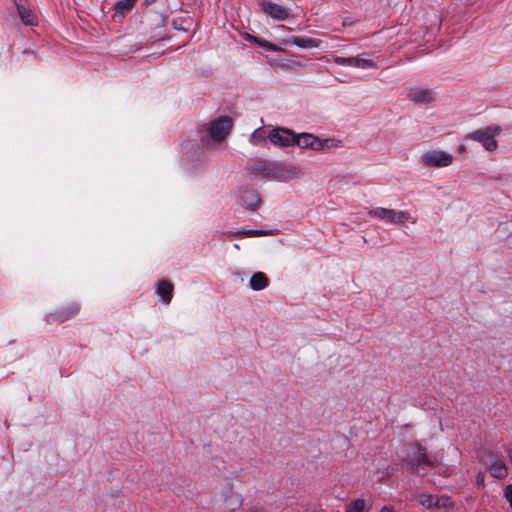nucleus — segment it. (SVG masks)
Returning a JSON list of instances; mask_svg holds the SVG:
<instances>
[{"label":"nucleus","mask_w":512,"mask_h":512,"mask_svg":"<svg viewBox=\"0 0 512 512\" xmlns=\"http://www.w3.org/2000/svg\"><path fill=\"white\" fill-rule=\"evenodd\" d=\"M246 170L251 175L277 181H286L300 175V169L297 166L262 158L250 160L246 165Z\"/></svg>","instance_id":"1"},{"label":"nucleus","mask_w":512,"mask_h":512,"mask_svg":"<svg viewBox=\"0 0 512 512\" xmlns=\"http://www.w3.org/2000/svg\"><path fill=\"white\" fill-rule=\"evenodd\" d=\"M404 465L413 473L424 476L436 466V461L430 459L426 449L419 443H411L407 449Z\"/></svg>","instance_id":"2"},{"label":"nucleus","mask_w":512,"mask_h":512,"mask_svg":"<svg viewBox=\"0 0 512 512\" xmlns=\"http://www.w3.org/2000/svg\"><path fill=\"white\" fill-rule=\"evenodd\" d=\"M501 131L500 126L491 125L468 133L465 139L479 142L485 150L493 152L498 147L496 137L500 135Z\"/></svg>","instance_id":"3"},{"label":"nucleus","mask_w":512,"mask_h":512,"mask_svg":"<svg viewBox=\"0 0 512 512\" xmlns=\"http://www.w3.org/2000/svg\"><path fill=\"white\" fill-rule=\"evenodd\" d=\"M368 214L377 218L386 224H405L410 218L411 214L408 210L397 211L383 207L370 208Z\"/></svg>","instance_id":"4"},{"label":"nucleus","mask_w":512,"mask_h":512,"mask_svg":"<svg viewBox=\"0 0 512 512\" xmlns=\"http://www.w3.org/2000/svg\"><path fill=\"white\" fill-rule=\"evenodd\" d=\"M480 462L490 472V474L497 479L506 478L508 472L507 467L503 460L489 450H485L480 455Z\"/></svg>","instance_id":"5"},{"label":"nucleus","mask_w":512,"mask_h":512,"mask_svg":"<svg viewBox=\"0 0 512 512\" xmlns=\"http://www.w3.org/2000/svg\"><path fill=\"white\" fill-rule=\"evenodd\" d=\"M233 122L230 117L222 116L212 121L207 127V135L214 142H221L229 134Z\"/></svg>","instance_id":"6"},{"label":"nucleus","mask_w":512,"mask_h":512,"mask_svg":"<svg viewBox=\"0 0 512 512\" xmlns=\"http://www.w3.org/2000/svg\"><path fill=\"white\" fill-rule=\"evenodd\" d=\"M369 53H362L354 57H342L333 55V61L337 65L351 66L361 69H376L378 65L375 61L369 58Z\"/></svg>","instance_id":"7"},{"label":"nucleus","mask_w":512,"mask_h":512,"mask_svg":"<svg viewBox=\"0 0 512 512\" xmlns=\"http://www.w3.org/2000/svg\"><path fill=\"white\" fill-rule=\"evenodd\" d=\"M328 142V139L321 140L311 133L296 134L294 132L293 146L295 145L302 149H312L315 151H321L329 147Z\"/></svg>","instance_id":"8"},{"label":"nucleus","mask_w":512,"mask_h":512,"mask_svg":"<svg viewBox=\"0 0 512 512\" xmlns=\"http://www.w3.org/2000/svg\"><path fill=\"white\" fill-rule=\"evenodd\" d=\"M453 160L452 154L439 150L427 151L421 156V162L426 167H447L452 164Z\"/></svg>","instance_id":"9"},{"label":"nucleus","mask_w":512,"mask_h":512,"mask_svg":"<svg viewBox=\"0 0 512 512\" xmlns=\"http://www.w3.org/2000/svg\"><path fill=\"white\" fill-rule=\"evenodd\" d=\"M407 98L416 105H428L435 101V92L431 88L415 86L408 89Z\"/></svg>","instance_id":"10"},{"label":"nucleus","mask_w":512,"mask_h":512,"mask_svg":"<svg viewBox=\"0 0 512 512\" xmlns=\"http://www.w3.org/2000/svg\"><path fill=\"white\" fill-rule=\"evenodd\" d=\"M80 311V305L76 302L69 303L65 307L46 315L49 324L62 323L75 317Z\"/></svg>","instance_id":"11"},{"label":"nucleus","mask_w":512,"mask_h":512,"mask_svg":"<svg viewBox=\"0 0 512 512\" xmlns=\"http://www.w3.org/2000/svg\"><path fill=\"white\" fill-rule=\"evenodd\" d=\"M259 6L265 14L272 17L274 20L283 21L293 17V14L290 9L283 7L279 4L273 3L271 1L262 0L259 2Z\"/></svg>","instance_id":"12"},{"label":"nucleus","mask_w":512,"mask_h":512,"mask_svg":"<svg viewBox=\"0 0 512 512\" xmlns=\"http://www.w3.org/2000/svg\"><path fill=\"white\" fill-rule=\"evenodd\" d=\"M268 139L278 147L293 146L294 132L288 128L276 127L268 133Z\"/></svg>","instance_id":"13"},{"label":"nucleus","mask_w":512,"mask_h":512,"mask_svg":"<svg viewBox=\"0 0 512 512\" xmlns=\"http://www.w3.org/2000/svg\"><path fill=\"white\" fill-rule=\"evenodd\" d=\"M238 203L245 209L254 211L261 203L260 195L256 190L243 189L240 191Z\"/></svg>","instance_id":"14"},{"label":"nucleus","mask_w":512,"mask_h":512,"mask_svg":"<svg viewBox=\"0 0 512 512\" xmlns=\"http://www.w3.org/2000/svg\"><path fill=\"white\" fill-rule=\"evenodd\" d=\"M18 15L23 24L34 26L37 24V17L34 12L26 5V0H14Z\"/></svg>","instance_id":"15"},{"label":"nucleus","mask_w":512,"mask_h":512,"mask_svg":"<svg viewBox=\"0 0 512 512\" xmlns=\"http://www.w3.org/2000/svg\"><path fill=\"white\" fill-rule=\"evenodd\" d=\"M174 286L167 280H161L157 283L156 293L161 297L163 303L169 304L173 297Z\"/></svg>","instance_id":"16"},{"label":"nucleus","mask_w":512,"mask_h":512,"mask_svg":"<svg viewBox=\"0 0 512 512\" xmlns=\"http://www.w3.org/2000/svg\"><path fill=\"white\" fill-rule=\"evenodd\" d=\"M288 43L304 49L318 48L321 45V40L304 36H292L288 39Z\"/></svg>","instance_id":"17"},{"label":"nucleus","mask_w":512,"mask_h":512,"mask_svg":"<svg viewBox=\"0 0 512 512\" xmlns=\"http://www.w3.org/2000/svg\"><path fill=\"white\" fill-rule=\"evenodd\" d=\"M268 278L263 272L254 273L249 281L251 289L255 291L263 290L268 286Z\"/></svg>","instance_id":"18"},{"label":"nucleus","mask_w":512,"mask_h":512,"mask_svg":"<svg viewBox=\"0 0 512 512\" xmlns=\"http://www.w3.org/2000/svg\"><path fill=\"white\" fill-rule=\"evenodd\" d=\"M136 0H120L115 4V16L124 17L135 5Z\"/></svg>","instance_id":"19"},{"label":"nucleus","mask_w":512,"mask_h":512,"mask_svg":"<svg viewBox=\"0 0 512 512\" xmlns=\"http://www.w3.org/2000/svg\"><path fill=\"white\" fill-rule=\"evenodd\" d=\"M268 233L264 230H242V231H236V232H224L223 235L225 236H234V237H258V236H264Z\"/></svg>","instance_id":"20"},{"label":"nucleus","mask_w":512,"mask_h":512,"mask_svg":"<svg viewBox=\"0 0 512 512\" xmlns=\"http://www.w3.org/2000/svg\"><path fill=\"white\" fill-rule=\"evenodd\" d=\"M369 509L370 507H367L365 500L358 498L346 506L345 512H368Z\"/></svg>","instance_id":"21"},{"label":"nucleus","mask_w":512,"mask_h":512,"mask_svg":"<svg viewBox=\"0 0 512 512\" xmlns=\"http://www.w3.org/2000/svg\"><path fill=\"white\" fill-rule=\"evenodd\" d=\"M267 138L268 134H266L265 130L263 128H258L250 135L249 142L254 146H258L265 143Z\"/></svg>","instance_id":"22"},{"label":"nucleus","mask_w":512,"mask_h":512,"mask_svg":"<svg viewBox=\"0 0 512 512\" xmlns=\"http://www.w3.org/2000/svg\"><path fill=\"white\" fill-rule=\"evenodd\" d=\"M419 503L427 509L436 508V497L433 495H419Z\"/></svg>","instance_id":"23"},{"label":"nucleus","mask_w":512,"mask_h":512,"mask_svg":"<svg viewBox=\"0 0 512 512\" xmlns=\"http://www.w3.org/2000/svg\"><path fill=\"white\" fill-rule=\"evenodd\" d=\"M451 505L452 501L449 496L436 497V508H447Z\"/></svg>","instance_id":"24"},{"label":"nucleus","mask_w":512,"mask_h":512,"mask_svg":"<svg viewBox=\"0 0 512 512\" xmlns=\"http://www.w3.org/2000/svg\"><path fill=\"white\" fill-rule=\"evenodd\" d=\"M249 40L258 43L259 45L267 48L270 51H275L276 50V47H275L274 44L269 43V42H267L265 40L258 39L257 37L249 36Z\"/></svg>","instance_id":"25"},{"label":"nucleus","mask_w":512,"mask_h":512,"mask_svg":"<svg viewBox=\"0 0 512 512\" xmlns=\"http://www.w3.org/2000/svg\"><path fill=\"white\" fill-rule=\"evenodd\" d=\"M505 498L510 504V507L512 508V484H509L504 491Z\"/></svg>","instance_id":"26"},{"label":"nucleus","mask_w":512,"mask_h":512,"mask_svg":"<svg viewBox=\"0 0 512 512\" xmlns=\"http://www.w3.org/2000/svg\"><path fill=\"white\" fill-rule=\"evenodd\" d=\"M484 474L482 472H479L478 475H477V482L478 484H483L484 482Z\"/></svg>","instance_id":"27"},{"label":"nucleus","mask_w":512,"mask_h":512,"mask_svg":"<svg viewBox=\"0 0 512 512\" xmlns=\"http://www.w3.org/2000/svg\"><path fill=\"white\" fill-rule=\"evenodd\" d=\"M380 512H392V510L389 507L385 506L380 510Z\"/></svg>","instance_id":"28"},{"label":"nucleus","mask_w":512,"mask_h":512,"mask_svg":"<svg viewBox=\"0 0 512 512\" xmlns=\"http://www.w3.org/2000/svg\"><path fill=\"white\" fill-rule=\"evenodd\" d=\"M508 455H509V458H510V459H511V461H512V450H509V451H508Z\"/></svg>","instance_id":"29"},{"label":"nucleus","mask_w":512,"mask_h":512,"mask_svg":"<svg viewBox=\"0 0 512 512\" xmlns=\"http://www.w3.org/2000/svg\"><path fill=\"white\" fill-rule=\"evenodd\" d=\"M464 149H465V148H464V146H460V147H459V151H460V152L464 151Z\"/></svg>","instance_id":"30"},{"label":"nucleus","mask_w":512,"mask_h":512,"mask_svg":"<svg viewBox=\"0 0 512 512\" xmlns=\"http://www.w3.org/2000/svg\"><path fill=\"white\" fill-rule=\"evenodd\" d=\"M234 247H235L236 249H239V248H240L238 244H235V245H234Z\"/></svg>","instance_id":"31"}]
</instances>
